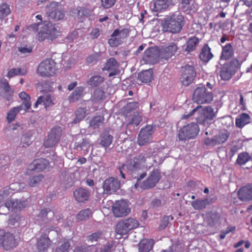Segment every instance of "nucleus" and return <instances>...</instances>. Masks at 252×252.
<instances>
[{"instance_id": "nucleus-52", "label": "nucleus", "mask_w": 252, "mask_h": 252, "mask_svg": "<svg viewBox=\"0 0 252 252\" xmlns=\"http://www.w3.org/2000/svg\"><path fill=\"white\" fill-rule=\"evenodd\" d=\"M43 178L44 176L41 174L33 176L29 179L28 185L32 187H35L43 180Z\"/></svg>"}, {"instance_id": "nucleus-44", "label": "nucleus", "mask_w": 252, "mask_h": 252, "mask_svg": "<svg viewBox=\"0 0 252 252\" xmlns=\"http://www.w3.org/2000/svg\"><path fill=\"white\" fill-rule=\"evenodd\" d=\"M234 73L235 71L231 70L230 66L227 67H224L222 68L220 72V76L222 80H228Z\"/></svg>"}, {"instance_id": "nucleus-43", "label": "nucleus", "mask_w": 252, "mask_h": 252, "mask_svg": "<svg viewBox=\"0 0 252 252\" xmlns=\"http://www.w3.org/2000/svg\"><path fill=\"white\" fill-rule=\"evenodd\" d=\"M198 42L199 39L196 36H194L190 37L187 42V47L185 51L188 53L194 51Z\"/></svg>"}, {"instance_id": "nucleus-51", "label": "nucleus", "mask_w": 252, "mask_h": 252, "mask_svg": "<svg viewBox=\"0 0 252 252\" xmlns=\"http://www.w3.org/2000/svg\"><path fill=\"white\" fill-rule=\"evenodd\" d=\"M105 98V92L100 88L95 89L93 95V101H98L103 100Z\"/></svg>"}, {"instance_id": "nucleus-63", "label": "nucleus", "mask_w": 252, "mask_h": 252, "mask_svg": "<svg viewBox=\"0 0 252 252\" xmlns=\"http://www.w3.org/2000/svg\"><path fill=\"white\" fill-rule=\"evenodd\" d=\"M18 50L19 52L23 54H30L32 51V47H27V46L20 47L18 48Z\"/></svg>"}, {"instance_id": "nucleus-32", "label": "nucleus", "mask_w": 252, "mask_h": 252, "mask_svg": "<svg viewBox=\"0 0 252 252\" xmlns=\"http://www.w3.org/2000/svg\"><path fill=\"white\" fill-rule=\"evenodd\" d=\"M19 97L23 100V103L19 106L20 108L23 109L25 112L29 110L31 106V103L30 102L31 97L25 92H22L19 94Z\"/></svg>"}, {"instance_id": "nucleus-29", "label": "nucleus", "mask_w": 252, "mask_h": 252, "mask_svg": "<svg viewBox=\"0 0 252 252\" xmlns=\"http://www.w3.org/2000/svg\"><path fill=\"white\" fill-rule=\"evenodd\" d=\"M126 119L127 122L126 125L127 127L131 126H137L142 121V117L138 112L134 113L130 115V116L128 117V118H126Z\"/></svg>"}, {"instance_id": "nucleus-5", "label": "nucleus", "mask_w": 252, "mask_h": 252, "mask_svg": "<svg viewBox=\"0 0 252 252\" xmlns=\"http://www.w3.org/2000/svg\"><path fill=\"white\" fill-rule=\"evenodd\" d=\"M59 33L60 31L55 25L50 22H45L38 33V39L40 41L46 38L53 39L57 38Z\"/></svg>"}, {"instance_id": "nucleus-25", "label": "nucleus", "mask_w": 252, "mask_h": 252, "mask_svg": "<svg viewBox=\"0 0 252 252\" xmlns=\"http://www.w3.org/2000/svg\"><path fill=\"white\" fill-rule=\"evenodd\" d=\"M172 0H153L150 3V8L155 12L166 9Z\"/></svg>"}, {"instance_id": "nucleus-27", "label": "nucleus", "mask_w": 252, "mask_h": 252, "mask_svg": "<svg viewBox=\"0 0 252 252\" xmlns=\"http://www.w3.org/2000/svg\"><path fill=\"white\" fill-rule=\"evenodd\" d=\"M51 244V240L47 235L44 234L38 239L37 241V248L40 252L47 250Z\"/></svg>"}, {"instance_id": "nucleus-18", "label": "nucleus", "mask_w": 252, "mask_h": 252, "mask_svg": "<svg viewBox=\"0 0 252 252\" xmlns=\"http://www.w3.org/2000/svg\"><path fill=\"white\" fill-rule=\"evenodd\" d=\"M49 7L51 9L46 13L49 18L55 21H59L64 18V12L62 8L58 5L57 3L52 2L49 5Z\"/></svg>"}, {"instance_id": "nucleus-26", "label": "nucleus", "mask_w": 252, "mask_h": 252, "mask_svg": "<svg viewBox=\"0 0 252 252\" xmlns=\"http://www.w3.org/2000/svg\"><path fill=\"white\" fill-rule=\"evenodd\" d=\"M73 195L76 200L78 202H84L90 198V192L87 189L79 188L74 191Z\"/></svg>"}, {"instance_id": "nucleus-60", "label": "nucleus", "mask_w": 252, "mask_h": 252, "mask_svg": "<svg viewBox=\"0 0 252 252\" xmlns=\"http://www.w3.org/2000/svg\"><path fill=\"white\" fill-rule=\"evenodd\" d=\"M101 235L102 233L100 232H96L89 236L88 239L89 241L91 242L97 241Z\"/></svg>"}, {"instance_id": "nucleus-8", "label": "nucleus", "mask_w": 252, "mask_h": 252, "mask_svg": "<svg viewBox=\"0 0 252 252\" xmlns=\"http://www.w3.org/2000/svg\"><path fill=\"white\" fill-rule=\"evenodd\" d=\"M130 32V30L127 28L115 29L111 35V38L108 39V44L111 47L118 46L129 36Z\"/></svg>"}, {"instance_id": "nucleus-57", "label": "nucleus", "mask_w": 252, "mask_h": 252, "mask_svg": "<svg viewBox=\"0 0 252 252\" xmlns=\"http://www.w3.org/2000/svg\"><path fill=\"white\" fill-rule=\"evenodd\" d=\"M10 161V158L8 156H4L2 158H0V171L2 169L5 170L8 168Z\"/></svg>"}, {"instance_id": "nucleus-14", "label": "nucleus", "mask_w": 252, "mask_h": 252, "mask_svg": "<svg viewBox=\"0 0 252 252\" xmlns=\"http://www.w3.org/2000/svg\"><path fill=\"white\" fill-rule=\"evenodd\" d=\"M178 41L175 40L173 42H169L162 47L159 51V56L161 58L167 60L174 56L179 49L178 46Z\"/></svg>"}, {"instance_id": "nucleus-20", "label": "nucleus", "mask_w": 252, "mask_h": 252, "mask_svg": "<svg viewBox=\"0 0 252 252\" xmlns=\"http://www.w3.org/2000/svg\"><path fill=\"white\" fill-rule=\"evenodd\" d=\"M120 185V182L117 179L110 177L104 181L103 187L106 193L111 194L119 189Z\"/></svg>"}, {"instance_id": "nucleus-34", "label": "nucleus", "mask_w": 252, "mask_h": 252, "mask_svg": "<svg viewBox=\"0 0 252 252\" xmlns=\"http://www.w3.org/2000/svg\"><path fill=\"white\" fill-rule=\"evenodd\" d=\"M153 240L144 239L138 244L139 252H150L153 247Z\"/></svg>"}, {"instance_id": "nucleus-36", "label": "nucleus", "mask_w": 252, "mask_h": 252, "mask_svg": "<svg viewBox=\"0 0 252 252\" xmlns=\"http://www.w3.org/2000/svg\"><path fill=\"white\" fill-rule=\"evenodd\" d=\"M153 79V72L152 69L141 71L138 75V79L143 83H147Z\"/></svg>"}, {"instance_id": "nucleus-64", "label": "nucleus", "mask_w": 252, "mask_h": 252, "mask_svg": "<svg viewBox=\"0 0 252 252\" xmlns=\"http://www.w3.org/2000/svg\"><path fill=\"white\" fill-rule=\"evenodd\" d=\"M21 142L23 143V147L29 146L31 142L30 137L27 135H24L21 138Z\"/></svg>"}, {"instance_id": "nucleus-13", "label": "nucleus", "mask_w": 252, "mask_h": 252, "mask_svg": "<svg viewBox=\"0 0 252 252\" xmlns=\"http://www.w3.org/2000/svg\"><path fill=\"white\" fill-rule=\"evenodd\" d=\"M62 134V129L60 126L53 127L45 140L44 145L45 147H53L60 141Z\"/></svg>"}, {"instance_id": "nucleus-19", "label": "nucleus", "mask_w": 252, "mask_h": 252, "mask_svg": "<svg viewBox=\"0 0 252 252\" xmlns=\"http://www.w3.org/2000/svg\"><path fill=\"white\" fill-rule=\"evenodd\" d=\"M55 96L49 93L44 94L43 95L39 96L35 103L33 107L37 108L39 105L43 104L46 109L54 105L55 104Z\"/></svg>"}, {"instance_id": "nucleus-9", "label": "nucleus", "mask_w": 252, "mask_h": 252, "mask_svg": "<svg viewBox=\"0 0 252 252\" xmlns=\"http://www.w3.org/2000/svg\"><path fill=\"white\" fill-rule=\"evenodd\" d=\"M131 180L134 184V188L138 190L148 189L146 179L147 173L140 172V170L132 169Z\"/></svg>"}, {"instance_id": "nucleus-46", "label": "nucleus", "mask_w": 252, "mask_h": 252, "mask_svg": "<svg viewBox=\"0 0 252 252\" xmlns=\"http://www.w3.org/2000/svg\"><path fill=\"white\" fill-rule=\"evenodd\" d=\"M251 159V156L248 153L242 152L238 155L236 163L240 165H243Z\"/></svg>"}, {"instance_id": "nucleus-49", "label": "nucleus", "mask_w": 252, "mask_h": 252, "mask_svg": "<svg viewBox=\"0 0 252 252\" xmlns=\"http://www.w3.org/2000/svg\"><path fill=\"white\" fill-rule=\"evenodd\" d=\"M11 12L9 5L6 3L0 5V21L2 22L3 19L8 15Z\"/></svg>"}, {"instance_id": "nucleus-58", "label": "nucleus", "mask_w": 252, "mask_h": 252, "mask_svg": "<svg viewBox=\"0 0 252 252\" xmlns=\"http://www.w3.org/2000/svg\"><path fill=\"white\" fill-rule=\"evenodd\" d=\"M70 247V243L68 241L64 242L56 249L55 252H68Z\"/></svg>"}, {"instance_id": "nucleus-54", "label": "nucleus", "mask_w": 252, "mask_h": 252, "mask_svg": "<svg viewBox=\"0 0 252 252\" xmlns=\"http://www.w3.org/2000/svg\"><path fill=\"white\" fill-rule=\"evenodd\" d=\"M15 185L16 184H12L9 186L5 187V188H4L1 194L3 195L6 197H7L10 194H12L14 192L18 191L19 190V189L14 188V186H15Z\"/></svg>"}, {"instance_id": "nucleus-3", "label": "nucleus", "mask_w": 252, "mask_h": 252, "mask_svg": "<svg viewBox=\"0 0 252 252\" xmlns=\"http://www.w3.org/2000/svg\"><path fill=\"white\" fill-rule=\"evenodd\" d=\"M57 70L56 63L55 61L48 58L44 60L38 64L37 73L40 76L50 77L56 74Z\"/></svg>"}, {"instance_id": "nucleus-24", "label": "nucleus", "mask_w": 252, "mask_h": 252, "mask_svg": "<svg viewBox=\"0 0 252 252\" xmlns=\"http://www.w3.org/2000/svg\"><path fill=\"white\" fill-rule=\"evenodd\" d=\"M114 138L107 130H104L100 134L99 144L105 149L108 148L112 143Z\"/></svg>"}, {"instance_id": "nucleus-6", "label": "nucleus", "mask_w": 252, "mask_h": 252, "mask_svg": "<svg viewBox=\"0 0 252 252\" xmlns=\"http://www.w3.org/2000/svg\"><path fill=\"white\" fill-rule=\"evenodd\" d=\"M199 132L198 125L191 123L183 126L179 131L178 138L180 140L186 141L194 138Z\"/></svg>"}, {"instance_id": "nucleus-47", "label": "nucleus", "mask_w": 252, "mask_h": 252, "mask_svg": "<svg viewBox=\"0 0 252 252\" xmlns=\"http://www.w3.org/2000/svg\"><path fill=\"white\" fill-rule=\"evenodd\" d=\"M22 110L23 109L19 106L14 107L11 109L7 114L6 119L7 122L9 123H10L13 121L15 120L17 114Z\"/></svg>"}, {"instance_id": "nucleus-40", "label": "nucleus", "mask_w": 252, "mask_h": 252, "mask_svg": "<svg viewBox=\"0 0 252 252\" xmlns=\"http://www.w3.org/2000/svg\"><path fill=\"white\" fill-rule=\"evenodd\" d=\"M27 73L28 71L26 67L23 68L21 67L13 68L8 71L7 77L10 78L17 75L25 76L27 75Z\"/></svg>"}, {"instance_id": "nucleus-42", "label": "nucleus", "mask_w": 252, "mask_h": 252, "mask_svg": "<svg viewBox=\"0 0 252 252\" xmlns=\"http://www.w3.org/2000/svg\"><path fill=\"white\" fill-rule=\"evenodd\" d=\"M104 122V118L102 116L97 115L93 117L90 122L89 126L94 129L98 128Z\"/></svg>"}, {"instance_id": "nucleus-33", "label": "nucleus", "mask_w": 252, "mask_h": 252, "mask_svg": "<svg viewBox=\"0 0 252 252\" xmlns=\"http://www.w3.org/2000/svg\"><path fill=\"white\" fill-rule=\"evenodd\" d=\"M250 122L251 118L250 115L245 113L240 115L238 118L235 120L236 126L238 128H242Z\"/></svg>"}, {"instance_id": "nucleus-15", "label": "nucleus", "mask_w": 252, "mask_h": 252, "mask_svg": "<svg viewBox=\"0 0 252 252\" xmlns=\"http://www.w3.org/2000/svg\"><path fill=\"white\" fill-rule=\"evenodd\" d=\"M154 132V130L152 126H146L140 130L138 134L137 144L140 146L147 144L151 139Z\"/></svg>"}, {"instance_id": "nucleus-21", "label": "nucleus", "mask_w": 252, "mask_h": 252, "mask_svg": "<svg viewBox=\"0 0 252 252\" xmlns=\"http://www.w3.org/2000/svg\"><path fill=\"white\" fill-rule=\"evenodd\" d=\"M161 175L159 169L154 168L146 179L148 189L154 188L160 179Z\"/></svg>"}, {"instance_id": "nucleus-1", "label": "nucleus", "mask_w": 252, "mask_h": 252, "mask_svg": "<svg viewBox=\"0 0 252 252\" xmlns=\"http://www.w3.org/2000/svg\"><path fill=\"white\" fill-rule=\"evenodd\" d=\"M164 147L156 145L153 147H149L143 152L133 158L132 169H139L141 167H147V163L152 156H156L161 152Z\"/></svg>"}, {"instance_id": "nucleus-7", "label": "nucleus", "mask_w": 252, "mask_h": 252, "mask_svg": "<svg viewBox=\"0 0 252 252\" xmlns=\"http://www.w3.org/2000/svg\"><path fill=\"white\" fill-rule=\"evenodd\" d=\"M213 93L205 87H198L194 90L192 99L198 104H207L213 101Z\"/></svg>"}, {"instance_id": "nucleus-45", "label": "nucleus", "mask_w": 252, "mask_h": 252, "mask_svg": "<svg viewBox=\"0 0 252 252\" xmlns=\"http://www.w3.org/2000/svg\"><path fill=\"white\" fill-rule=\"evenodd\" d=\"M143 60L147 63L154 64L157 62V56L152 50L149 49L145 52Z\"/></svg>"}, {"instance_id": "nucleus-38", "label": "nucleus", "mask_w": 252, "mask_h": 252, "mask_svg": "<svg viewBox=\"0 0 252 252\" xmlns=\"http://www.w3.org/2000/svg\"><path fill=\"white\" fill-rule=\"evenodd\" d=\"M138 102H130L124 107L123 114L126 118L130 116L133 111L138 108Z\"/></svg>"}, {"instance_id": "nucleus-2", "label": "nucleus", "mask_w": 252, "mask_h": 252, "mask_svg": "<svg viewBox=\"0 0 252 252\" xmlns=\"http://www.w3.org/2000/svg\"><path fill=\"white\" fill-rule=\"evenodd\" d=\"M184 25V17L181 14H173L164 19L163 27L173 33L180 32Z\"/></svg>"}, {"instance_id": "nucleus-10", "label": "nucleus", "mask_w": 252, "mask_h": 252, "mask_svg": "<svg viewBox=\"0 0 252 252\" xmlns=\"http://www.w3.org/2000/svg\"><path fill=\"white\" fill-rule=\"evenodd\" d=\"M17 246L14 235L3 229H0V247L6 251L9 250Z\"/></svg>"}, {"instance_id": "nucleus-55", "label": "nucleus", "mask_w": 252, "mask_h": 252, "mask_svg": "<svg viewBox=\"0 0 252 252\" xmlns=\"http://www.w3.org/2000/svg\"><path fill=\"white\" fill-rule=\"evenodd\" d=\"M229 135L230 134L228 132L220 133L218 136L215 137L217 145L222 144L226 142L228 139Z\"/></svg>"}, {"instance_id": "nucleus-16", "label": "nucleus", "mask_w": 252, "mask_h": 252, "mask_svg": "<svg viewBox=\"0 0 252 252\" xmlns=\"http://www.w3.org/2000/svg\"><path fill=\"white\" fill-rule=\"evenodd\" d=\"M196 71L193 65H185L183 68L181 82L184 86L189 85L196 76Z\"/></svg>"}, {"instance_id": "nucleus-4", "label": "nucleus", "mask_w": 252, "mask_h": 252, "mask_svg": "<svg viewBox=\"0 0 252 252\" xmlns=\"http://www.w3.org/2000/svg\"><path fill=\"white\" fill-rule=\"evenodd\" d=\"M139 225V223L136 219L129 218L119 221L116 226L115 231L117 234L120 235L119 238H121L130 230L137 228Z\"/></svg>"}, {"instance_id": "nucleus-41", "label": "nucleus", "mask_w": 252, "mask_h": 252, "mask_svg": "<svg viewBox=\"0 0 252 252\" xmlns=\"http://www.w3.org/2000/svg\"><path fill=\"white\" fill-rule=\"evenodd\" d=\"M53 82L45 81L44 82L38 83L36 86L40 89V91L45 94L52 92L53 91Z\"/></svg>"}, {"instance_id": "nucleus-30", "label": "nucleus", "mask_w": 252, "mask_h": 252, "mask_svg": "<svg viewBox=\"0 0 252 252\" xmlns=\"http://www.w3.org/2000/svg\"><path fill=\"white\" fill-rule=\"evenodd\" d=\"M33 166L32 169L41 171L49 168V162L45 158H39L35 159L32 162Z\"/></svg>"}, {"instance_id": "nucleus-62", "label": "nucleus", "mask_w": 252, "mask_h": 252, "mask_svg": "<svg viewBox=\"0 0 252 252\" xmlns=\"http://www.w3.org/2000/svg\"><path fill=\"white\" fill-rule=\"evenodd\" d=\"M90 145V141L89 139H83L82 142L80 143V144H77L76 145V148H89Z\"/></svg>"}, {"instance_id": "nucleus-61", "label": "nucleus", "mask_w": 252, "mask_h": 252, "mask_svg": "<svg viewBox=\"0 0 252 252\" xmlns=\"http://www.w3.org/2000/svg\"><path fill=\"white\" fill-rule=\"evenodd\" d=\"M235 229V227H228L226 228V230L221 231L220 235V239L221 240L224 239L226 234L230 232L234 231Z\"/></svg>"}, {"instance_id": "nucleus-53", "label": "nucleus", "mask_w": 252, "mask_h": 252, "mask_svg": "<svg viewBox=\"0 0 252 252\" xmlns=\"http://www.w3.org/2000/svg\"><path fill=\"white\" fill-rule=\"evenodd\" d=\"M118 63L115 59L111 58L108 59L104 66L105 70L107 71L113 70L118 66Z\"/></svg>"}, {"instance_id": "nucleus-39", "label": "nucleus", "mask_w": 252, "mask_h": 252, "mask_svg": "<svg viewBox=\"0 0 252 252\" xmlns=\"http://www.w3.org/2000/svg\"><path fill=\"white\" fill-rule=\"evenodd\" d=\"M104 81V78L99 75H94L88 80L87 83L92 88L98 86Z\"/></svg>"}, {"instance_id": "nucleus-48", "label": "nucleus", "mask_w": 252, "mask_h": 252, "mask_svg": "<svg viewBox=\"0 0 252 252\" xmlns=\"http://www.w3.org/2000/svg\"><path fill=\"white\" fill-rule=\"evenodd\" d=\"M92 215V211L90 209H86L80 211L76 216L78 220H85L89 219Z\"/></svg>"}, {"instance_id": "nucleus-11", "label": "nucleus", "mask_w": 252, "mask_h": 252, "mask_svg": "<svg viewBox=\"0 0 252 252\" xmlns=\"http://www.w3.org/2000/svg\"><path fill=\"white\" fill-rule=\"evenodd\" d=\"M28 204L27 200H22L18 199H10L5 201L4 205H1L0 206V213L2 209L4 207H6L8 211L12 212H19L25 209Z\"/></svg>"}, {"instance_id": "nucleus-50", "label": "nucleus", "mask_w": 252, "mask_h": 252, "mask_svg": "<svg viewBox=\"0 0 252 252\" xmlns=\"http://www.w3.org/2000/svg\"><path fill=\"white\" fill-rule=\"evenodd\" d=\"M86 109L85 108H79L75 112V118L73 120L75 124L79 123L84 119L86 116Z\"/></svg>"}, {"instance_id": "nucleus-37", "label": "nucleus", "mask_w": 252, "mask_h": 252, "mask_svg": "<svg viewBox=\"0 0 252 252\" xmlns=\"http://www.w3.org/2000/svg\"><path fill=\"white\" fill-rule=\"evenodd\" d=\"M211 203V202L208 199H197L191 202V206L195 210H201L204 209L206 206Z\"/></svg>"}, {"instance_id": "nucleus-23", "label": "nucleus", "mask_w": 252, "mask_h": 252, "mask_svg": "<svg viewBox=\"0 0 252 252\" xmlns=\"http://www.w3.org/2000/svg\"><path fill=\"white\" fill-rule=\"evenodd\" d=\"M14 91L11 89L8 81L5 79L0 80V94L6 99L9 100L13 94Z\"/></svg>"}, {"instance_id": "nucleus-35", "label": "nucleus", "mask_w": 252, "mask_h": 252, "mask_svg": "<svg viewBox=\"0 0 252 252\" xmlns=\"http://www.w3.org/2000/svg\"><path fill=\"white\" fill-rule=\"evenodd\" d=\"M213 57V55L211 52V48L208 44H205L199 55L200 60L204 62L207 63L209 62Z\"/></svg>"}, {"instance_id": "nucleus-28", "label": "nucleus", "mask_w": 252, "mask_h": 252, "mask_svg": "<svg viewBox=\"0 0 252 252\" xmlns=\"http://www.w3.org/2000/svg\"><path fill=\"white\" fill-rule=\"evenodd\" d=\"M84 90L85 88L83 87H77L68 96V100L69 102L72 103L79 100L84 95Z\"/></svg>"}, {"instance_id": "nucleus-56", "label": "nucleus", "mask_w": 252, "mask_h": 252, "mask_svg": "<svg viewBox=\"0 0 252 252\" xmlns=\"http://www.w3.org/2000/svg\"><path fill=\"white\" fill-rule=\"evenodd\" d=\"M169 219H170L171 220H172L173 219V217L171 215L169 216H164L162 218L160 221V224L158 226V229L159 230H163L167 227L169 222Z\"/></svg>"}, {"instance_id": "nucleus-31", "label": "nucleus", "mask_w": 252, "mask_h": 252, "mask_svg": "<svg viewBox=\"0 0 252 252\" xmlns=\"http://www.w3.org/2000/svg\"><path fill=\"white\" fill-rule=\"evenodd\" d=\"M234 55V50L231 43H227L226 45L222 46V51L220 58L223 60H229Z\"/></svg>"}, {"instance_id": "nucleus-22", "label": "nucleus", "mask_w": 252, "mask_h": 252, "mask_svg": "<svg viewBox=\"0 0 252 252\" xmlns=\"http://www.w3.org/2000/svg\"><path fill=\"white\" fill-rule=\"evenodd\" d=\"M239 199L243 201L252 200V184H248L241 187L238 191Z\"/></svg>"}, {"instance_id": "nucleus-59", "label": "nucleus", "mask_w": 252, "mask_h": 252, "mask_svg": "<svg viewBox=\"0 0 252 252\" xmlns=\"http://www.w3.org/2000/svg\"><path fill=\"white\" fill-rule=\"evenodd\" d=\"M115 2L116 0H101V6L106 9L111 7Z\"/></svg>"}, {"instance_id": "nucleus-12", "label": "nucleus", "mask_w": 252, "mask_h": 252, "mask_svg": "<svg viewBox=\"0 0 252 252\" xmlns=\"http://www.w3.org/2000/svg\"><path fill=\"white\" fill-rule=\"evenodd\" d=\"M112 211L116 217H124L129 214L131 209L128 201L121 200L116 201L113 206Z\"/></svg>"}, {"instance_id": "nucleus-17", "label": "nucleus", "mask_w": 252, "mask_h": 252, "mask_svg": "<svg viewBox=\"0 0 252 252\" xmlns=\"http://www.w3.org/2000/svg\"><path fill=\"white\" fill-rule=\"evenodd\" d=\"M215 114L211 106H207L202 109L196 118L197 123L205 125L208 123L209 121L212 120L215 117Z\"/></svg>"}]
</instances>
